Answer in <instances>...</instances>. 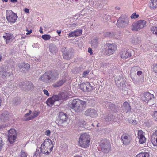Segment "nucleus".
I'll use <instances>...</instances> for the list:
<instances>
[{
  "instance_id": "bb28decb",
  "label": "nucleus",
  "mask_w": 157,
  "mask_h": 157,
  "mask_svg": "<svg viewBox=\"0 0 157 157\" xmlns=\"http://www.w3.org/2000/svg\"><path fill=\"white\" fill-rule=\"evenodd\" d=\"M140 69V67L137 66H135L133 67L131 70L130 74L131 77L132 78L133 76L136 75V72L139 70Z\"/></svg>"
},
{
  "instance_id": "e433bc0d",
  "label": "nucleus",
  "mask_w": 157,
  "mask_h": 157,
  "mask_svg": "<svg viewBox=\"0 0 157 157\" xmlns=\"http://www.w3.org/2000/svg\"><path fill=\"white\" fill-rule=\"evenodd\" d=\"M150 154L147 152L141 153L136 155V157H150Z\"/></svg>"
},
{
  "instance_id": "423d86ee",
  "label": "nucleus",
  "mask_w": 157,
  "mask_h": 157,
  "mask_svg": "<svg viewBox=\"0 0 157 157\" xmlns=\"http://www.w3.org/2000/svg\"><path fill=\"white\" fill-rule=\"evenodd\" d=\"M100 146L102 151L104 153H108L110 150L111 145L110 142L106 139L102 140L100 142Z\"/></svg>"
},
{
  "instance_id": "13d9d810",
  "label": "nucleus",
  "mask_w": 157,
  "mask_h": 157,
  "mask_svg": "<svg viewBox=\"0 0 157 157\" xmlns=\"http://www.w3.org/2000/svg\"><path fill=\"white\" fill-rule=\"evenodd\" d=\"M43 91L44 92V94H45L46 95L48 96H49V94L48 92V91L47 90H46L45 89H44L43 90Z\"/></svg>"
},
{
  "instance_id": "1a4fd4ad",
  "label": "nucleus",
  "mask_w": 157,
  "mask_h": 157,
  "mask_svg": "<svg viewBox=\"0 0 157 157\" xmlns=\"http://www.w3.org/2000/svg\"><path fill=\"white\" fill-rule=\"evenodd\" d=\"M146 21L144 20H139L133 25L132 30L138 31L142 29L146 25Z\"/></svg>"
},
{
  "instance_id": "e2e57ef3",
  "label": "nucleus",
  "mask_w": 157,
  "mask_h": 157,
  "mask_svg": "<svg viewBox=\"0 0 157 157\" xmlns=\"http://www.w3.org/2000/svg\"><path fill=\"white\" fill-rule=\"evenodd\" d=\"M24 11L26 13H29V9L27 8H25L24 9Z\"/></svg>"
},
{
  "instance_id": "338daca9",
  "label": "nucleus",
  "mask_w": 157,
  "mask_h": 157,
  "mask_svg": "<svg viewBox=\"0 0 157 157\" xmlns=\"http://www.w3.org/2000/svg\"><path fill=\"white\" fill-rule=\"evenodd\" d=\"M133 125H136V121L133 120L132 123Z\"/></svg>"
},
{
  "instance_id": "7c9ffc66",
  "label": "nucleus",
  "mask_w": 157,
  "mask_h": 157,
  "mask_svg": "<svg viewBox=\"0 0 157 157\" xmlns=\"http://www.w3.org/2000/svg\"><path fill=\"white\" fill-rule=\"evenodd\" d=\"M50 52L52 53H56L57 51V48L55 45L54 44H51L49 46Z\"/></svg>"
},
{
  "instance_id": "4d7b16f0",
  "label": "nucleus",
  "mask_w": 157,
  "mask_h": 157,
  "mask_svg": "<svg viewBox=\"0 0 157 157\" xmlns=\"http://www.w3.org/2000/svg\"><path fill=\"white\" fill-rule=\"evenodd\" d=\"M107 21H109V20L110 19V17L109 15H105L104 17V18Z\"/></svg>"
},
{
  "instance_id": "7ed1b4c3",
  "label": "nucleus",
  "mask_w": 157,
  "mask_h": 157,
  "mask_svg": "<svg viewBox=\"0 0 157 157\" xmlns=\"http://www.w3.org/2000/svg\"><path fill=\"white\" fill-rule=\"evenodd\" d=\"M115 80L117 86L123 91V93L124 95L127 94L128 89L126 84V78L121 75L116 77Z\"/></svg>"
},
{
  "instance_id": "69168bd1",
  "label": "nucleus",
  "mask_w": 157,
  "mask_h": 157,
  "mask_svg": "<svg viewBox=\"0 0 157 157\" xmlns=\"http://www.w3.org/2000/svg\"><path fill=\"white\" fill-rule=\"evenodd\" d=\"M10 1L11 2L13 3L17 2V0H10Z\"/></svg>"
},
{
  "instance_id": "ea45409f",
  "label": "nucleus",
  "mask_w": 157,
  "mask_h": 157,
  "mask_svg": "<svg viewBox=\"0 0 157 157\" xmlns=\"http://www.w3.org/2000/svg\"><path fill=\"white\" fill-rule=\"evenodd\" d=\"M150 30L153 34H155L157 37V27H151L150 28Z\"/></svg>"
},
{
  "instance_id": "72a5a7b5",
  "label": "nucleus",
  "mask_w": 157,
  "mask_h": 157,
  "mask_svg": "<svg viewBox=\"0 0 157 157\" xmlns=\"http://www.w3.org/2000/svg\"><path fill=\"white\" fill-rule=\"evenodd\" d=\"M54 100L52 97L48 98L46 101L47 105L50 106H52L55 102Z\"/></svg>"
},
{
  "instance_id": "4c0bfd02",
  "label": "nucleus",
  "mask_w": 157,
  "mask_h": 157,
  "mask_svg": "<svg viewBox=\"0 0 157 157\" xmlns=\"http://www.w3.org/2000/svg\"><path fill=\"white\" fill-rule=\"evenodd\" d=\"M65 82L63 80H61L57 82L56 83L53 84V86L54 87H59L62 85Z\"/></svg>"
},
{
  "instance_id": "6e6552de",
  "label": "nucleus",
  "mask_w": 157,
  "mask_h": 157,
  "mask_svg": "<svg viewBox=\"0 0 157 157\" xmlns=\"http://www.w3.org/2000/svg\"><path fill=\"white\" fill-rule=\"evenodd\" d=\"M8 132V141L10 144H13L17 138V134L16 130L14 129H11Z\"/></svg>"
},
{
  "instance_id": "a878e982",
  "label": "nucleus",
  "mask_w": 157,
  "mask_h": 157,
  "mask_svg": "<svg viewBox=\"0 0 157 157\" xmlns=\"http://www.w3.org/2000/svg\"><path fill=\"white\" fill-rule=\"evenodd\" d=\"M105 105L106 107H108L109 108L114 111H117L118 109L117 107L114 104L111 103L107 102L105 103Z\"/></svg>"
},
{
  "instance_id": "5701e85b",
  "label": "nucleus",
  "mask_w": 157,
  "mask_h": 157,
  "mask_svg": "<svg viewBox=\"0 0 157 157\" xmlns=\"http://www.w3.org/2000/svg\"><path fill=\"white\" fill-rule=\"evenodd\" d=\"M122 109L123 111L126 113H130L131 111V107L128 102H125L123 103Z\"/></svg>"
},
{
  "instance_id": "c03bdc74",
  "label": "nucleus",
  "mask_w": 157,
  "mask_h": 157,
  "mask_svg": "<svg viewBox=\"0 0 157 157\" xmlns=\"http://www.w3.org/2000/svg\"><path fill=\"white\" fill-rule=\"evenodd\" d=\"M41 151V148H37L36 151L35 152V155L36 156H37L38 155H39L40 154L41 152L42 153V151Z\"/></svg>"
},
{
  "instance_id": "774afa93",
  "label": "nucleus",
  "mask_w": 157,
  "mask_h": 157,
  "mask_svg": "<svg viewBox=\"0 0 157 157\" xmlns=\"http://www.w3.org/2000/svg\"><path fill=\"white\" fill-rule=\"evenodd\" d=\"M40 29L39 30V31H40V33H42H42H43V31H42V27H40Z\"/></svg>"
},
{
  "instance_id": "473e14b6",
  "label": "nucleus",
  "mask_w": 157,
  "mask_h": 157,
  "mask_svg": "<svg viewBox=\"0 0 157 157\" xmlns=\"http://www.w3.org/2000/svg\"><path fill=\"white\" fill-rule=\"evenodd\" d=\"M91 46L94 48H97L98 45V43L97 40L94 39L91 41Z\"/></svg>"
},
{
  "instance_id": "864d4df0",
  "label": "nucleus",
  "mask_w": 157,
  "mask_h": 157,
  "mask_svg": "<svg viewBox=\"0 0 157 157\" xmlns=\"http://www.w3.org/2000/svg\"><path fill=\"white\" fill-rule=\"evenodd\" d=\"M153 117L154 119L156 121H157V111H155L154 112Z\"/></svg>"
},
{
  "instance_id": "8fccbe9b",
  "label": "nucleus",
  "mask_w": 157,
  "mask_h": 157,
  "mask_svg": "<svg viewBox=\"0 0 157 157\" xmlns=\"http://www.w3.org/2000/svg\"><path fill=\"white\" fill-rule=\"evenodd\" d=\"M139 17L138 14H136L135 13L132 14L130 17L131 19H135L136 18H137Z\"/></svg>"
},
{
  "instance_id": "20e7f679",
  "label": "nucleus",
  "mask_w": 157,
  "mask_h": 157,
  "mask_svg": "<svg viewBox=\"0 0 157 157\" xmlns=\"http://www.w3.org/2000/svg\"><path fill=\"white\" fill-rule=\"evenodd\" d=\"M90 144V136L86 133L81 134L79 137L78 145L81 147L86 148Z\"/></svg>"
},
{
  "instance_id": "a211bd4d",
  "label": "nucleus",
  "mask_w": 157,
  "mask_h": 157,
  "mask_svg": "<svg viewBox=\"0 0 157 157\" xmlns=\"http://www.w3.org/2000/svg\"><path fill=\"white\" fill-rule=\"evenodd\" d=\"M17 84L15 83L10 82L9 83L6 89V91L9 93L10 92L16 88Z\"/></svg>"
},
{
  "instance_id": "9d476101",
  "label": "nucleus",
  "mask_w": 157,
  "mask_h": 157,
  "mask_svg": "<svg viewBox=\"0 0 157 157\" xmlns=\"http://www.w3.org/2000/svg\"><path fill=\"white\" fill-rule=\"evenodd\" d=\"M64 58L68 60L71 59L73 56V51L71 49H67L63 48L62 49Z\"/></svg>"
},
{
  "instance_id": "58836bf2",
  "label": "nucleus",
  "mask_w": 157,
  "mask_h": 157,
  "mask_svg": "<svg viewBox=\"0 0 157 157\" xmlns=\"http://www.w3.org/2000/svg\"><path fill=\"white\" fill-rule=\"evenodd\" d=\"M39 114V112H37L36 111L33 112L32 113L31 112V114L30 115L31 118H30V119L32 120L34 119V118L37 117Z\"/></svg>"
},
{
  "instance_id": "2eb2a0df",
  "label": "nucleus",
  "mask_w": 157,
  "mask_h": 157,
  "mask_svg": "<svg viewBox=\"0 0 157 157\" xmlns=\"http://www.w3.org/2000/svg\"><path fill=\"white\" fill-rule=\"evenodd\" d=\"M3 37L5 39L6 44L12 42L14 39L13 35L10 33H6L3 35Z\"/></svg>"
},
{
  "instance_id": "a18cd8bd",
  "label": "nucleus",
  "mask_w": 157,
  "mask_h": 157,
  "mask_svg": "<svg viewBox=\"0 0 157 157\" xmlns=\"http://www.w3.org/2000/svg\"><path fill=\"white\" fill-rule=\"evenodd\" d=\"M52 98L55 101L60 100L59 94L58 95H54L52 97Z\"/></svg>"
},
{
  "instance_id": "6e6d98bb",
  "label": "nucleus",
  "mask_w": 157,
  "mask_h": 157,
  "mask_svg": "<svg viewBox=\"0 0 157 157\" xmlns=\"http://www.w3.org/2000/svg\"><path fill=\"white\" fill-rule=\"evenodd\" d=\"M44 133L47 136H49L50 135L51 132L49 130H47L45 131Z\"/></svg>"
},
{
  "instance_id": "603ef678",
  "label": "nucleus",
  "mask_w": 157,
  "mask_h": 157,
  "mask_svg": "<svg viewBox=\"0 0 157 157\" xmlns=\"http://www.w3.org/2000/svg\"><path fill=\"white\" fill-rule=\"evenodd\" d=\"M4 143L3 142L1 138H0V151L2 148L3 146L4 145Z\"/></svg>"
},
{
  "instance_id": "de8ad7c7",
  "label": "nucleus",
  "mask_w": 157,
  "mask_h": 157,
  "mask_svg": "<svg viewBox=\"0 0 157 157\" xmlns=\"http://www.w3.org/2000/svg\"><path fill=\"white\" fill-rule=\"evenodd\" d=\"M18 157H27L26 153L24 151H21Z\"/></svg>"
},
{
  "instance_id": "052dcab7",
  "label": "nucleus",
  "mask_w": 157,
  "mask_h": 157,
  "mask_svg": "<svg viewBox=\"0 0 157 157\" xmlns=\"http://www.w3.org/2000/svg\"><path fill=\"white\" fill-rule=\"evenodd\" d=\"M88 52L89 53H90V54H92V52L91 49L89 48H88Z\"/></svg>"
},
{
  "instance_id": "f8f14e48",
  "label": "nucleus",
  "mask_w": 157,
  "mask_h": 157,
  "mask_svg": "<svg viewBox=\"0 0 157 157\" xmlns=\"http://www.w3.org/2000/svg\"><path fill=\"white\" fill-rule=\"evenodd\" d=\"M6 18L8 22L13 23L17 20V16L12 11H10L7 13Z\"/></svg>"
},
{
  "instance_id": "37998d69",
  "label": "nucleus",
  "mask_w": 157,
  "mask_h": 157,
  "mask_svg": "<svg viewBox=\"0 0 157 157\" xmlns=\"http://www.w3.org/2000/svg\"><path fill=\"white\" fill-rule=\"evenodd\" d=\"M111 116H108L105 118V120L106 121H113L114 116L112 115H111Z\"/></svg>"
},
{
  "instance_id": "0eeeda50",
  "label": "nucleus",
  "mask_w": 157,
  "mask_h": 157,
  "mask_svg": "<svg viewBox=\"0 0 157 157\" xmlns=\"http://www.w3.org/2000/svg\"><path fill=\"white\" fill-rule=\"evenodd\" d=\"M104 48L105 54L110 56L117 49V47L114 44L106 43L104 45Z\"/></svg>"
},
{
  "instance_id": "bf43d9fd",
  "label": "nucleus",
  "mask_w": 157,
  "mask_h": 157,
  "mask_svg": "<svg viewBox=\"0 0 157 157\" xmlns=\"http://www.w3.org/2000/svg\"><path fill=\"white\" fill-rule=\"evenodd\" d=\"M153 70L155 73H157V64L154 66Z\"/></svg>"
},
{
  "instance_id": "412c9836",
  "label": "nucleus",
  "mask_w": 157,
  "mask_h": 157,
  "mask_svg": "<svg viewBox=\"0 0 157 157\" xmlns=\"http://www.w3.org/2000/svg\"><path fill=\"white\" fill-rule=\"evenodd\" d=\"M59 116L60 118L59 121L60 123H63L66 122L67 120V114L63 112H60Z\"/></svg>"
},
{
  "instance_id": "b1692460",
  "label": "nucleus",
  "mask_w": 157,
  "mask_h": 157,
  "mask_svg": "<svg viewBox=\"0 0 157 157\" xmlns=\"http://www.w3.org/2000/svg\"><path fill=\"white\" fill-rule=\"evenodd\" d=\"M12 74L11 72L8 71L5 69H2L0 72V75L2 78H4L6 77H9Z\"/></svg>"
},
{
  "instance_id": "cd10ccee",
  "label": "nucleus",
  "mask_w": 157,
  "mask_h": 157,
  "mask_svg": "<svg viewBox=\"0 0 157 157\" xmlns=\"http://www.w3.org/2000/svg\"><path fill=\"white\" fill-rule=\"evenodd\" d=\"M40 148H41L42 153L44 154H48L52 151L51 149H49L47 147H45L44 145L41 144Z\"/></svg>"
},
{
  "instance_id": "f3484780",
  "label": "nucleus",
  "mask_w": 157,
  "mask_h": 157,
  "mask_svg": "<svg viewBox=\"0 0 157 157\" xmlns=\"http://www.w3.org/2000/svg\"><path fill=\"white\" fill-rule=\"evenodd\" d=\"M154 99V95L150 93L149 92H147L144 94L143 97L142 98L143 100L146 102H148Z\"/></svg>"
},
{
  "instance_id": "ddd939ff",
  "label": "nucleus",
  "mask_w": 157,
  "mask_h": 157,
  "mask_svg": "<svg viewBox=\"0 0 157 157\" xmlns=\"http://www.w3.org/2000/svg\"><path fill=\"white\" fill-rule=\"evenodd\" d=\"M121 139L123 144L125 145L129 144L132 139L131 136L127 133L123 134L121 136Z\"/></svg>"
},
{
  "instance_id": "3c124183",
  "label": "nucleus",
  "mask_w": 157,
  "mask_h": 157,
  "mask_svg": "<svg viewBox=\"0 0 157 157\" xmlns=\"http://www.w3.org/2000/svg\"><path fill=\"white\" fill-rule=\"evenodd\" d=\"M75 34L74 32L72 31L69 33L68 36L69 37H75Z\"/></svg>"
},
{
  "instance_id": "0e129e2a",
  "label": "nucleus",
  "mask_w": 157,
  "mask_h": 157,
  "mask_svg": "<svg viewBox=\"0 0 157 157\" xmlns=\"http://www.w3.org/2000/svg\"><path fill=\"white\" fill-rule=\"evenodd\" d=\"M32 33V30H30L29 31H28V32L26 34L27 35H28L30 34H31Z\"/></svg>"
},
{
  "instance_id": "09e8293b",
  "label": "nucleus",
  "mask_w": 157,
  "mask_h": 157,
  "mask_svg": "<svg viewBox=\"0 0 157 157\" xmlns=\"http://www.w3.org/2000/svg\"><path fill=\"white\" fill-rule=\"evenodd\" d=\"M27 88L29 90H32L33 88V85L31 82H29L27 85Z\"/></svg>"
},
{
  "instance_id": "f704fd0d",
  "label": "nucleus",
  "mask_w": 157,
  "mask_h": 157,
  "mask_svg": "<svg viewBox=\"0 0 157 157\" xmlns=\"http://www.w3.org/2000/svg\"><path fill=\"white\" fill-rule=\"evenodd\" d=\"M31 111L29 110V113L25 114L23 117V119L24 121H28L31 120L30 119L31 117Z\"/></svg>"
},
{
  "instance_id": "39448f33",
  "label": "nucleus",
  "mask_w": 157,
  "mask_h": 157,
  "mask_svg": "<svg viewBox=\"0 0 157 157\" xmlns=\"http://www.w3.org/2000/svg\"><path fill=\"white\" fill-rule=\"evenodd\" d=\"M129 19L127 16L122 15L117 21V25L120 28H124L129 24Z\"/></svg>"
},
{
  "instance_id": "49530a36",
  "label": "nucleus",
  "mask_w": 157,
  "mask_h": 157,
  "mask_svg": "<svg viewBox=\"0 0 157 157\" xmlns=\"http://www.w3.org/2000/svg\"><path fill=\"white\" fill-rule=\"evenodd\" d=\"M86 122L83 120H82L80 121L78 123V126H81V125H85L86 124Z\"/></svg>"
},
{
  "instance_id": "dca6fc26",
  "label": "nucleus",
  "mask_w": 157,
  "mask_h": 157,
  "mask_svg": "<svg viewBox=\"0 0 157 157\" xmlns=\"http://www.w3.org/2000/svg\"><path fill=\"white\" fill-rule=\"evenodd\" d=\"M120 56L123 59H126L131 56V51L129 50H122L120 52Z\"/></svg>"
},
{
  "instance_id": "4be33fe9",
  "label": "nucleus",
  "mask_w": 157,
  "mask_h": 157,
  "mask_svg": "<svg viewBox=\"0 0 157 157\" xmlns=\"http://www.w3.org/2000/svg\"><path fill=\"white\" fill-rule=\"evenodd\" d=\"M151 141L153 145H157V130L153 133L151 139Z\"/></svg>"
},
{
  "instance_id": "c9c22d12",
  "label": "nucleus",
  "mask_w": 157,
  "mask_h": 157,
  "mask_svg": "<svg viewBox=\"0 0 157 157\" xmlns=\"http://www.w3.org/2000/svg\"><path fill=\"white\" fill-rule=\"evenodd\" d=\"M60 100L65 99L67 97V94L66 93L61 92L59 94Z\"/></svg>"
},
{
  "instance_id": "79ce46f5",
  "label": "nucleus",
  "mask_w": 157,
  "mask_h": 157,
  "mask_svg": "<svg viewBox=\"0 0 157 157\" xmlns=\"http://www.w3.org/2000/svg\"><path fill=\"white\" fill-rule=\"evenodd\" d=\"M42 38L44 40H49L51 38V36L49 35L44 34L42 35Z\"/></svg>"
},
{
  "instance_id": "c85d7f7f",
  "label": "nucleus",
  "mask_w": 157,
  "mask_h": 157,
  "mask_svg": "<svg viewBox=\"0 0 157 157\" xmlns=\"http://www.w3.org/2000/svg\"><path fill=\"white\" fill-rule=\"evenodd\" d=\"M131 42L135 45L139 44L140 42V38L137 36H134L132 38Z\"/></svg>"
},
{
  "instance_id": "393cba45",
  "label": "nucleus",
  "mask_w": 157,
  "mask_h": 157,
  "mask_svg": "<svg viewBox=\"0 0 157 157\" xmlns=\"http://www.w3.org/2000/svg\"><path fill=\"white\" fill-rule=\"evenodd\" d=\"M0 119L2 121L5 122L9 119V113L5 111L0 116Z\"/></svg>"
},
{
  "instance_id": "680f3d73",
  "label": "nucleus",
  "mask_w": 157,
  "mask_h": 157,
  "mask_svg": "<svg viewBox=\"0 0 157 157\" xmlns=\"http://www.w3.org/2000/svg\"><path fill=\"white\" fill-rule=\"evenodd\" d=\"M142 73V71H139V70L137 71V74L138 75H141Z\"/></svg>"
},
{
  "instance_id": "a19ab883",
  "label": "nucleus",
  "mask_w": 157,
  "mask_h": 157,
  "mask_svg": "<svg viewBox=\"0 0 157 157\" xmlns=\"http://www.w3.org/2000/svg\"><path fill=\"white\" fill-rule=\"evenodd\" d=\"M75 36L76 37L79 36L81 35L82 30L78 29L76 31H74Z\"/></svg>"
},
{
  "instance_id": "9b49d317",
  "label": "nucleus",
  "mask_w": 157,
  "mask_h": 157,
  "mask_svg": "<svg viewBox=\"0 0 157 157\" xmlns=\"http://www.w3.org/2000/svg\"><path fill=\"white\" fill-rule=\"evenodd\" d=\"M78 87L84 92H90L93 89V87L89 82H87L78 84Z\"/></svg>"
},
{
  "instance_id": "4468645a",
  "label": "nucleus",
  "mask_w": 157,
  "mask_h": 157,
  "mask_svg": "<svg viewBox=\"0 0 157 157\" xmlns=\"http://www.w3.org/2000/svg\"><path fill=\"white\" fill-rule=\"evenodd\" d=\"M84 114L92 118L96 117L98 116L97 111L93 109L90 108L85 112Z\"/></svg>"
},
{
  "instance_id": "c756f323",
  "label": "nucleus",
  "mask_w": 157,
  "mask_h": 157,
  "mask_svg": "<svg viewBox=\"0 0 157 157\" xmlns=\"http://www.w3.org/2000/svg\"><path fill=\"white\" fill-rule=\"evenodd\" d=\"M18 67L20 69L24 68L28 70L30 68V66L28 63H21L18 64Z\"/></svg>"
},
{
  "instance_id": "5fc2aeb1",
  "label": "nucleus",
  "mask_w": 157,
  "mask_h": 157,
  "mask_svg": "<svg viewBox=\"0 0 157 157\" xmlns=\"http://www.w3.org/2000/svg\"><path fill=\"white\" fill-rule=\"evenodd\" d=\"M89 71H85L83 73V77H85L89 73Z\"/></svg>"
},
{
  "instance_id": "6ab92c4d",
  "label": "nucleus",
  "mask_w": 157,
  "mask_h": 157,
  "mask_svg": "<svg viewBox=\"0 0 157 157\" xmlns=\"http://www.w3.org/2000/svg\"><path fill=\"white\" fill-rule=\"evenodd\" d=\"M45 146V147H47L51 150H52L53 147V144L51 140L49 139H46L45 140L44 143L42 144Z\"/></svg>"
},
{
  "instance_id": "f257e3e1",
  "label": "nucleus",
  "mask_w": 157,
  "mask_h": 157,
  "mask_svg": "<svg viewBox=\"0 0 157 157\" xmlns=\"http://www.w3.org/2000/svg\"><path fill=\"white\" fill-rule=\"evenodd\" d=\"M59 77V72L56 71L52 72L48 71L43 74L40 79L46 83H50L55 81Z\"/></svg>"
},
{
  "instance_id": "2f4dec72",
  "label": "nucleus",
  "mask_w": 157,
  "mask_h": 157,
  "mask_svg": "<svg viewBox=\"0 0 157 157\" xmlns=\"http://www.w3.org/2000/svg\"><path fill=\"white\" fill-rule=\"evenodd\" d=\"M150 7L151 9H155L157 7V0H150Z\"/></svg>"
},
{
  "instance_id": "aec40b11",
  "label": "nucleus",
  "mask_w": 157,
  "mask_h": 157,
  "mask_svg": "<svg viewBox=\"0 0 157 157\" xmlns=\"http://www.w3.org/2000/svg\"><path fill=\"white\" fill-rule=\"evenodd\" d=\"M138 138L139 139V142L141 144H143L145 142L146 138L144 135L143 131L140 130L138 132Z\"/></svg>"
},
{
  "instance_id": "f03ea898",
  "label": "nucleus",
  "mask_w": 157,
  "mask_h": 157,
  "mask_svg": "<svg viewBox=\"0 0 157 157\" xmlns=\"http://www.w3.org/2000/svg\"><path fill=\"white\" fill-rule=\"evenodd\" d=\"M86 102L85 101H81L78 99L73 100L71 104H69V107L75 112H79L82 111L84 109Z\"/></svg>"
}]
</instances>
